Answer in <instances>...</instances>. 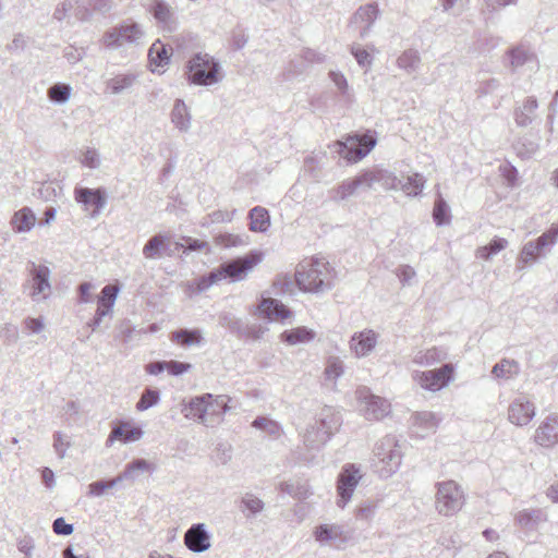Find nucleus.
<instances>
[{"label":"nucleus","mask_w":558,"mask_h":558,"mask_svg":"<svg viewBox=\"0 0 558 558\" xmlns=\"http://www.w3.org/2000/svg\"><path fill=\"white\" fill-rule=\"evenodd\" d=\"M262 259V253L252 251L244 256L223 262L202 278V289H206L223 280H228L229 282L243 281Z\"/></svg>","instance_id":"nucleus-1"},{"label":"nucleus","mask_w":558,"mask_h":558,"mask_svg":"<svg viewBox=\"0 0 558 558\" xmlns=\"http://www.w3.org/2000/svg\"><path fill=\"white\" fill-rule=\"evenodd\" d=\"M295 282L305 292H323L331 287L329 264L323 258L301 263L295 272Z\"/></svg>","instance_id":"nucleus-2"},{"label":"nucleus","mask_w":558,"mask_h":558,"mask_svg":"<svg viewBox=\"0 0 558 558\" xmlns=\"http://www.w3.org/2000/svg\"><path fill=\"white\" fill-rule=\"evenodd\" d=\"M401 447L395 436L387 435L376 442L373 465L380 477L387 478L395 474L401 465Z\"/></svg>","instance_id":"nucleus-3"},{"label":"nucleus","mask_w":558,"mask_h":558,"mask_svg":"<svg viewBox=\"0 0 558 558\" xmlns=\"http://www.w3.org/2000/svg\"><path fill=\"white\" fill-rule=\"evenodd\" d=\"M219 63L207 53H196L186 65L190 83L208 86L220 81Z\"/></svg>","instance_id":"nucleus-4"},{"label":"nucleus","mask_w":558,"mask_h":558,"mask_svg":"<svg viewBox=\"0 0 558 558\" xmlns=\"http://www.w3.org/2000/svg\"><path fill=\"white\" fill-rule=\"evenodd\" d=\"M435 506L439 514L449 517L460 511L464 505V492L454 481H444L436 484Z\"/></svg>","instance_id":"nucleus-5"},{"label":"nucleus","mask_w":558,"mask_h":558,"mask_svg":"<svg viewBox=\"0 0 558 558\" xmlns=\"http://www.w3.org/2000/svg\"><path fill=\"white\" fill-rule=\"evenodd\" d=\"M144 37L145 33L140 24L128 22L107 31L102 43L109 49H118L126 45L140 46L144 43Z\"/></svg>","instance_id":"nucleus-6"},{"label":"nucleus","mask_w":558,"mask_h":558,"mask_svg":"<svg viewBox=\"0 0 558 558\" xmlns=\"http://www.w3.org/2000/svg\"><path fill=\"white\" fill-rule=\"evenodd\" d=\"M453 374L454 367L448 363L430 371H415L412 374V379L421 388L436 392L447 387L453 380Z\"/></svg>","instance_id":"nucleus-7"},{"label":"nucleus","mask_w":558,"mask_h":558,"mask_svg":"<svg viewBox=\"0 0 558 558\" xmlns=\"http://www.w3.org/2000/svg\"><path fill=\"white\" fill-rule=\"evenodd\" d=\"M360 411L368 421H379L386 417L391 410L388 400L375 396L367 387H360L355 391Z\"/></svg>","instance_id":"nucleus-8"},{"label":"nucleus","mask_w":558,"mask_h":558,"mask_svg":"<svg viewBox=\"0 0 558 558\" xmlns=\"http://www.w3.org/2000/svg\"><path fill=\"white\" fill-rule=\"evenodd\" d=\"M29 279L24 283V288L29 287V296L34 302L47 300L51 293L50 269L45 265H37L29 262L27 266Z\"/></svg>","instance_id":"nucleus-9"},{"label":"nucleus","mask_w":558,"mask_h":558,"mask_svg":"<svg viewBox=\"0 0 558 558\" xmlns=\"http://www.w3.org/2000/svg\"><path fill=\"white\" fill-rule=\"evenodd\" d=\"M376 145L374 133L356 134L349 136L340 143V155L350 162H357L366 157Z\"/></svg>","instance_id":"nucleus-10"},{"label":"nucleus","mask_w":558,"mask_h":558,"mask_svg":"<svg viewBox=\"0 0 558 558\" xmlns=\"http://www.w3.org/2000/svg\"><path fill=\"white\" fill-rule=\"evenodd\" d=\"M361 478L362 474L359 466L351 463L343 465L337 481V505L339 507L343 508L350 501Z\"/></svg>","instance_id":"nucleus-11"},{"label":"nucleus","mask_w":558,"mask_h":558,"mask_svg":"<svg viewBox=\"0 0 558 558\" xmlns=\"http://www.w3.org/2000/svg\"><path fill=\"white\" fill-rule=\"evenodd\" d=\"M313 536L320 545H329L339 548L348 543L351 533L341 524H319L313 531Z\"/></svg>","instance_id":"nucleus-12"},{"label":"nucleus","mask_w":558,"mask_h":558,"mask_svg":"<svg viewBox=\"0 0 558 558\" xmlns=\"http://www.w3.org/2000/svg\"><path fill=\"white\" fill-rule=\"evenodd\" d=\"M364 190H374L380 186L386 191H398L401 180L391 171L381 168H372L361 172Z\"/></svg>","instance_id":"nucleus-13"},{"label":"nucleus","mask_w":558,"mask_h":558,"mask_svg":"<svg viewBox=\"0 0 558 558\" xmlns=\"http://www.w3.org/2000/svg\"><path fill=\"white\" fill-rule=\"evenodd\" d=\"M183 542L189 550L205 553L211 547V534L205 523H194L184 533Z\"/></svg>","instance_id":"nucleus-14"},{"label":"nucleus","mask_w":558,"mask_h":558,"mask_svg":"<svg viewBox=\"0 0 558 558\" xmlns=\"http://www.w3.org/2000/svg\"><path fill=\"white\" fill-rule=\"evenodd\" d=\"M536 407L525 396H519L508 407V420L515 426H526L535 416Z\"/></svg>","instance_id":"nucleus-15"},{"label":"nucleus","mask_w":558,"mask_h":558,"mask_svg":"<svg viewBox=\"0 0 558 558\" xmlns=\"http://www.w3.org/2000/svg\"><path fill=\"white\" fill-rule=\"evenodd\" d=\"M534 441L545 448L558 445V413L547 415L534 434Z\"/></svg>","instance_id":"nucleus-16"},{"label":"nucleus","mask_w":558,"mask_h":558,"mask_svg":"<svg viewBox=\"0 0 558 558\" xmlns=\"http://www.w3.org/2000/svg\"><path fill=\"white\" fill-rule=\"evenodd\" d=\"M378 335L372 329L354 332L349 341L350 351L355 357L368 356L376 348Z\"/></svg>","instance_id":"nucleus-17"},{"label":"nucleus","mask_w":558,"mask_h":558,"mask_svg":"<svg viewBox=\"0 0 558 558\" xmlns=\"http://www.w3.org/2000/svg\"><path fill=\"white\" fill-rule=\"evenodd\" d=\"M547 512L543 509L526 508L514 513V525L524 531H535L547 521Z\"/></svg>","instance_id":"nucleus-18"},{"label":"nucleus","mask_w":558,"mask_h":558,"mask_svg":"<svg viewBox=\"0 0 558 558\" xmlns=\"http://www.w3.org/2000/svg\"><path fill=\"white\" fill-rule=\"evenodd\" d=\"M510 66L512 71L529 70L530 72L538 69V61L534 52L524 46H517L508 51Z\"/></svg>","instance_id":"nucleus-19"},{"label":"nucleus","mask_w":558,"mask_h":558,"mask_svg":"<svg viewBox=\"0 0 558 558\" xmlns=\"http://www.w3.org/2000/svg\"><path fill=\"white\" fill-rule=\"evenodd\" d=\"M150 12L157 24L162 29L172 32L177 27V16L174 9L163 0H154L150 5Z\"/></svg>","instance_id":"nucleus-20"},{"label":"nucleus","mask_w":558,"mask_h":558,"mask_svg":"<svg viewBox=\"0 0 558 558\" xmlns=\"http://www.w3.org/2000/svg\"><path fill=\"white\" fill-rule=\"evenodd\" d=\"M229 398L227 396H213L206 400V423L205 426H214L218 424L226 412L229 410L228 407Z\"/></svg>","instance_id":"nucleus-21"},{"label":"nucleus","mask_w":558,"mask_h":558,"mask_svg":"<svg viewBox=\"0 0 558 558\" xmlns=\"http://www.w3.org/2000/svg\"><path fill=\"white\" fill-rule=\"evenodd\" d=\"M357 191H365L362 173L352 179L344 180L337 187L331 189L329 197L335 202H341L355 195Z\"/></svg>","instance_id":"nucleus-22"},{"label":"nucleus","mask_w":558,"mask_h":558,"mask_svg":"<svg viewBox=\"0 0 558 558\" xmlns=\"http://www.w3.org/2000/svg\"><path fill=\"white\" fill-rule=\"evenodd\" d=\"M378 7L375 3H368L364 7H360L357 11L354 13L352 17V23L361 24V37H365L369 33L372 25L374 24L378 16Z\"/></svg>","instance_id":"nucleus-23"},{"label":"nucleus","mask_w":558,"mask_h":558,"mask_svg":"<svg viewBox=\"0 0 558 558\" xmlns=\"http://www.w3.org/2000/svg\"><path fill=\"white\" fill-rule=\"evenodd\" d=\"M259 315L269 320L284 319L291 315L290 310L280 301L272 298H265L258 306Z\"/></svg>","instance_id":"nucleus-24"},{"label":"nucleus","mask_w":558,"mask_h":558,"mask_svg":"<svg viewBox=\"0 0 558 558\" xmlns=\"http://www.w3.org/2000/svg\"><path fill=\"white\" fill-rule=\"evenodd\" d=\"M75 201L85 206L93 205L97 210L106 206V193L100 189L76 187L74 191Z\"/></svg>","instance_id":"nucleus-25"},{"label":"nucleus","mask_w":558,"mask_h":558,"mask_svg":"<svg viewBox=\"0 0 558 558\" xmlns=\"http://www.w3.org/2000/svg\"><path fill=\"white\" fill-rule=\"evenodd\" d=\"M171 122L182 133H187L192 125L190 109L182 99H177L171 110Z\"/></svg>","instance_id":"nucleus-26"},{"label":"nucleus","mask_w":558,"mask_h":558,"mask_svg":"<svg viewBox=\"0 0 558 558\" xmlns=\"http://www.w3.org/2000/svg\"><path fill=\"white\" fill-rule=\"evenodd\" d=\"M412 421L415 433L420 437H425V435L434 433L439 423L437 416L428 411L416 412L412 415Z\"/></svg>","instance_id":"nucleus-27"},{"label":"nucleus","mask_w":558,"mask_h":558,"mask_svg":"<svg viewBox=\"0 0 558 558\" xmlns=\"http://www.w3.org/2000/svg\"><path fill=\"white\" fill-rule=\"evenodd\" d=\"M314 422L318 424L322 429L326 430L329 436H331L340 427L342 418L333 408L324 407L315 417Z\"/></svg>","instance_id":"nucleus-28"},{"label":"nucleus","mask_w":558,"mask_h":558,"mask_svg":"<svg viewBox=\"0 0 558 558\" xmlns=\"http://www.w3.org/2000/svg\"><path fill=\"white\" fill-rule=\"evenodd\" d=\"M446 359V350L433 347L426 350H418L414 352L412 356V362L418 366L427 367L440 363Z\"/></svg>","instance_id":"nucleus-29"},{"label":"nucleus","mask_w":558,"mask_h":558,"mask_svg":"<svg viewBox=\"0 0 558 558\" xmlns=\"http://www.w3.org/2000/svg\"><path fill=\"white\" fill-rule=\"evenodd\" d=\"M143 434L141 427L133 426L128 422H121L112 428L107 441L112 442L116 439L124 442L136 441L142 438Z\"/></svg>","instance_id":"nucleus-30"},{"label":"nucleus","mask_w":558,"mask_h":558,"mask_svg":"<svg viewBox=\"0 0 558 558\" xmlns=\"http://www.w3.org/2000/svg\"><path fill=\"white\" fill-rule=\"evenodd\" d=\"M211 398V393H205L194 397L190 400L189 404L183 409L186 418H193L198 423L205 425L206 423V400Z\"/></svg>","instance_id":"nucleus-31"},{"label":"nucleus","mask_w":558,"mask_h":558,"mask_svg":"<svg viewBox=\"0 0 558 558\" xmlns=\"http://www.w3.org/2000/svg\"><path fill=\"white\" fill-rule=\"evenodd\" d=\"M538 107L535 97H527L521 107L514 109L513 116L515 124L520 128L529 126L534 119V113Z\"/></svg>","instance_id":"nucleus-32"},{"label":"nucleus","mask_w":558,"mask_h":558,"mask_svg":"<svg viewBox=\"0 0 558 558\" xmlns=\"http://www.w3.org/2000/svg\"><path fill=\"white\" fill-rule=\"evenodd\" d=\"M168 250V236L161 233L151 236L143 247V255L147 259H159Z\"/></svg>","instance_id":"nucleus-33"},{"label":"nucleus","mask_w":558,"mask_h":558,"mask_svg":"<svg viewBox=\"0 0 558 558\" xmlns=\"http://www.w3.org/2000/svg\"><path fill=\"white\" fill-rule=\"evenodd\" d=\"M316 332L313 329L302 326L290 330H284L281 333L280 339L290 345H296L311 342L314 340Z\"/></svg>","instance_id":"nucleus-34"},{"label":"nucleus","mask_w":558,"mask_h":558,"mask_svg":"<svg viewBox=\"0 0 558 558\" xmlns=\"http://www.w3.org/2000/svg\"><path fill=\"white\" fill-rule=\"evenodd\" d=\"M36 222V216L29 207H24L14 213L11 225L13 230L19 233L28 232Z\"/></svg>","instance_id":"nucleus-35"},{"label":"nucleus","mask_w":558,"mask_h":558,"mask_svg":"<svg viewBox=\"0 0 558 558\" xmlns=\"http://www.w3.org/2000/svg\"><path fill=\"white\" fill-rule=\"evenodd\" d=\"M137 82V74L135 73H121L106 82L107 88L113 95H119L130 90Z\"/></svg>","instance_id":"nucleus-36"},{"label":"nucleus","mask_w":558,"mask_h":558,"mask_svg":"<svg viewBox=\"0 0 558 558\" xmlns=\"http://www.w3.org/2000/svg\"><path fill=\"white\" fill-rule=\"evenodd\" d=\"M330 436L326 433V430L322 429L320 426L315 422L308 424L303 435L304 445L310 449L319 448L326 444Z\"/></svg>","instance_id":"nucleus-37"},{"label":"nucleus","mask_w":558,"mask_h":558,"mask_svg":"<svg viewBox=\"0 0 558 558\" xmlns=\"http://www.w3.org/2000/svg\"><path fill=\"white\" fill-rule=\"evenodd\" d=\"M118 294V289L111 284L105 286L101 289L100 294L97 299V310L99 316H107L112 312L113 305L116 303Z\"/></svg>","instance_id":"nucleus-38"},{"label":"nucleus","mask_w":558,"mask_h":558,"mask_svg":"<svg viewBox=\"0 0 558 558\" xmlns=\"http://www.w3.org/2000/svg\"><path fill=\"white\" fill-rule=\"evenodd\" d=\"M118 294V289L111 284L105 286L101 289L100 294L97 299V310L99 316H107L112 312L113 305L116 303Z\"/></svg>","instance_id":"nucleus-39"},{"label":"nucleus","mask_w":558,"mask_h":558,"mask_svg":"<svg viewBox=\"0 0 558 558\" xmlns=\"http://www.w3.org/2000/svg\"><path fill=\"white\" fill-rule=\"evenodd\" d=\"M250 230L254 232H266L270 226V216L266 208L256 206L248 214Z\"/></svg>","instance_id":"nucleus-40"},{"label":"nucleus","mask_w":558,"mask_h":558,"mask_svg":"<svg viewBox=\"0 0 558 558\" xmlns=\"http://www.w3.org/2000/svg\"><path fill=\"white\" fill-rule=\"evenodd\" d=\"M239 508L245 518L250 519L259 514L264 510L265 504L254 494L245 493L240 499Z\"/></svg>","instance_id":"nucleus-41"},{"label":"nucleus","mask_w":558,"mask_h":558,"mask_svg":"<svg viewBox=\"0 0 558 558\" xmlns=\"http://www.w3.org/2000/svg\"><path fill=\"white\" fill-rule=\"evenodd\" d=\"M171 340L182 347L199 345L203 341V333L199 329H179L171 333Z\"/></svg>","instance_id":"nucleus-42"},{"label":"nucleus","mask_w":558,"mask_h":558,"mask_svg":"<svg viewBox=\"0 0 558 558\" xmlns=\"http://www.w3.org/2000/svg\"><path fill=\"white\" fill-rule=\"evenodd\" d=\"M520 373V365L514 360L502 359L496 363L492 369V374L498 379H510L518 376Z\"/></svg>","instance_id":"nucleus-43"},{"label":"nucleus","mask_w":558,"mask_h":558,"mask_svg":"<svg viewBox=\"0 0 558 558\" xmlns=\"http://www.w3.org/2000/svg\"><path fill=\"white\" fill-rule=\"evenodd\" d=\"M252 426L264 432L271 439H279L283 435L282 426L277 421L267 416H257L252 422Z\"/></svg>","instance_id":"nucleus-44"},{"label":"nucleus","mask_w":558,"mask_h":558,"mask_svg":"<svg viewBox=\"0 0 558 558\" xmlns=\"http://www.w3.org/2000/svg\"><path fill=\"white\" fill-rule=\"evenodd\" d=\"M425 183L426 180L423 174L415 172L409 175L405 181L401 180L398 190H401L407 196L415 197L422 193Z\"/></svg>","instance_id":"nucleus-45"},{"label":"nucleus","mask_w":558,"mask_h":558,"mask_svg":"<svg viewBox=\"0 0 558 558\" xmlns=\"http://www.w3.org/2000/svg\"><path fill=\"white\" fill-rule=\"evenodd\" d=\"M508 246V241L504 238L495 236L488 244L481 246L476 250V256L478 258L488 260L494 255Z\"/></svg>","instance_id":"nucleus-46"},{"label":"nucleus","mask_w":558,"mask_h":558,"mask_svg":"<svg viewBox=\"0 0 558 558\" xmlns=\"http://www.w3.org/2000/svg\"><path fill=\"white\" fill-rule=\"evenodd\" d=\"M344 373L343 361L338 356H329L325 367V379L336 383Z\"/></svg>","instance_id":"nucleus-47"},{"label":"nucleus","mask_w":558,"mask_h":558,"mask_svg":"<svg viewBox=\"0 0 558 558\" xmlns=\"http://www.w3.org/2000/svg\"><path fill=\"white\" fill-rule=\"evenodd\" d=\"M420 62V54L413 49L405 50L397 60L398 66L409 73L416 71Z\"/></svg>","instance_id":"nucleus-48"},{"label":"nucleus","mask_w":558,"mask_h":558,"mask_svg":"<svg viewBox=\"0 0 558 558\" xmlns=\"http://www.w3.org/2000/svg\"><path fill=\"white\" fill-rule=\"evenodd\" d=\"M168 51L159 40L154 43L148 51V59L150 64H155L156 66H163L169 61Z\"/></svg>","instance_id":"nucleus-49"},{"label":"nucleus","mask_w":558,"mask_h":558,"mask_svg":"<svg viewBox=\"0 0 558 558\" xmlns=\"http://www.w3.org/2000/svg\"><path fill=\"white\" fill-rule=\"evenodd\" d=\"M433 218L437 226H444L450 222L451 215L449 206L440 196L435 201Z\"/></svg>","instance_id":"nucleus-50"},{"label":"nucleus","mask_w":558,"mask_h":558,"mask_svg":"<svg viewBox=\"0 0 558 558\" xmlns=\"http://www.w3.org/2000/svg\"><path fill=\"white\" fill-rule=\"evenodd\" d=\"M148 468L149 463L146 460L135 459L126 464L124 471L118 477L121 482L124 480H135L140 472L147 471Z\"/></svg>","instance_id":"nucleus-51"},{"label":"nucleus","mask_w":558,"mask_h":558,"mask_svg":"<svg viewBox=\"0 0 558 558\" xmlns=\"http://www.w3.org/2000/svg\"><path fill=\"white\" fill-rule=\"evenodd\" d=\"M558 239V229H555L553 226L548 231L544 232L539 235L535 241H532L542 255L545 254L546 251H549L551 246H554Z\"/></svg>","instance_id":"nucleus-52"},{"label":"nucleus","mask_w":558,"mask_h":558,"mask_svg":"<svg viewBox=\"0 0 558 558\" xmlns=\"http://www.w3.org/2000/svg\"><path fill=\"white\" fill-rule=\"evenodd\" d=\"M160 400V393L157 389L154 388H145L142 392L140 400L136 403L137 411H146L149 408L158 404Z\"/></svg>","instance_id":"nucleus-53"},{"label":"nucleus","mask_w":558,"mask_h":558,"mask_svg":"<svg viewBox=\"0 0 558 558\" xmlns=\"http://www.w3.org/2000/svg\"><path fill=\"white\" fill-rule=\"evenodd\" d=\"M71 92L70 85L57 83L48 89V97L56 104H64L70 99Z\"/></svg>","instance_id":"nucleus-54"},{"label":"nucleus","mask_w":558,"mask_h":558,"mask_svg":"<svg viewBox=\"0 0 558 558\" xmlns=\"http://www.w3.org/2000/svg\"><path fill=\"white\" fill-rule=\"evenodd\" d=\"M53 449L60 459H63L66 454V450L71 447L70 437L61 432L53 434Z\"/></svg>","instance_id":"nucleus-55"},{"label":"nucleus","mask_w":558,"mask_h":558,"mask_svg":"<svg viewBox=\"0 0 558 558\" xmlns=\"http://www.w3.org/2000/svg\"><path fill=\"white\" fill-rule=\"evenodd\" d=\"M215 241L217 245L225 248L235 247L245 244L244 240L241 236L231 233L218 234Z\"/></svg>","instance_id":"nucleus-56"},{"label":"nucleus","mask_w":558,"mask_h":558,"mask_svg":"<svg viewBox=\"0 0 558 558\" xmlns=\"http://www.w3.org/2000/svg\"><path fill=\"white\" fill-rule=\"evenodd\" d=\"M293 286L294 282L292 279L289 276L283 275L276 278L272 284V290L276 294L292 293Z\"/></svg>","instance_id":"nucleus-57"},{"label":"nucleus","mask_w":558,"mask_h":558,"mask_svg":"<svg viewBox=\"0 0 558 558\" xmlns=\"http://www.w3.org/2000/svg\"><path fill=\"white\" fill-rule=\"evenodd\" d=\"M377 505L373 501H366L357 507L355 517L361 521H371L376 513Z\"/></svg>","instance_id":"nucleus-58"},{"label":"nucleus","mask_w":558,"mask_h":558,"mask_svg":"<svg viewBox=\"0 0 558 558\" xmlns=\"http://www.w3.org/2000/svg\"><path fill=\"white\" fill-rule=\"evenodd\" d=\"M329 77L336 85V87L339 89L341 95L349 100L351 98V94L349 92V84L344 75L340 72L330 71Z\"/></svg>","instance_id":"nucleus-59"},{"label":"nucleus","mask_w":558,"mask_h":558,"mask_svg":"<svg viewBox=\"0 0 558 558\" xmlns=\"http://www.w3.org/2000/svg\"><path fill=\"white\" fill-rule=\"evenodd\" d=\"M121 481L117 476L116 478L111 481H96L92 484H89V495L93 496H101L107 489L114 487L118 483Z\"/></svg>","instance_id":"nucleus-60"},{"label":"nucleus","mask_w":558,"mask_h":558,"mask_svg":"<svg viewBox=\"0 0 558 558\" xmlns=\"http://www.w3.org/2000/svg\"><path fill=\"white\" fill-rule=\"evenodd\" d=\"M539 256H542V254L537 250V246H535L534 243L530 241L523 245L519 259L520 262L527 264L534 262Z\"/></svg>","instance_id":"nucleus-61"},{"label":"nucleus","mask_w":558,"mask_h":558,"mask_svg":"<svg viewBox=\"0 0 558 558\" xmlns=\"http://www.w3.org/2000/svg\"><path fill=\"white\" fill-rule=\"evenodd\" d=\"M219 324L222 326V327H226L228 328L229 330H231L232 332H239L241 327H242V323L240 319H238L236 317H234L232 314L230 313H223L219 316Z\"/></svg>","instance_id":"nucleus-62"},{"label":"nucleus","mask_w":558,"mask_h":558,"mask_svg":"<svg viewBox=\"0 0 558 558\" xmlns=\"http://www.w3.org/2000/svg\"><path fill=\"white\" fill-rule=\"evenodd\" d=\"M500 83L497 78L492 77L487 80H482L478 84L476 93L478 94V96H486L493 94L495 90L498 89Z\"/></svg>","instance_id":"nucleus-63"},{"label":"nucleus","mask_w":558,"mask_h":558,"mask_svg":"<svg viewBox=\"0 0 558 558\" xmlns=\"http://www.w3.org/2000/svg\"><path fill=\"white\" fill-rule=\"evenodd\" d=\"M57 189L61 191V187L53 182L44 183L38 189V196L45 202H50L57 196Z\"/></svg>","instance_id":"nucleus-64"}]
</instances>
